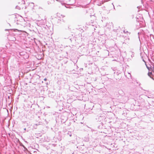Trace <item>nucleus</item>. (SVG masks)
Here are the masks:
<instances>
[{"label": "nucleus", "instance_id": "3", "mask_svg": "<svg viewBox=\"0 0 154 154\" xmlns=\"http://www.w3.org/2000/svg\"><path fill=\"white\" fill-rule=\"evenodd\" d=\"M20 146H22L23 147V148L24 149V151L28 150L25 147V146L23 145V144L22 143H21V144H20Z\"/></svg>", "mask_w": 154, "mask_h": 154}, {"label": "nucleus", "instance_id": "2", "mask_svg": "<svg viewBox=\"0 0 154 154\" xmlns=\"http://www.w3.org/2000/svg\"><path fill=\"white\" fill-rule=\"evenodd\" d=\"M123 32L124 33L127 34V35H128V34H130V33L127 30H123Z\"/></svg>", "mask_w": 154, "mask_h": 154}, {"label": "nucleus", "instance_id": "16", "mask_svg": "<svg viewBox=\"0 0 154 154\" xmlns=\"http://www.w3.org/2000/svg\"><path fill=\"white\" fill-rule=\"evenodd\" d=\"M35 125H36V126H37V124H35Z\"/></svg>", "mask_w": 154, "mask_h": 154}, {"label": "nucleus", "instance_id": "4", "mask_svg": "<svg viewBox=\"0 0 154 154\" xmlns=\"http://www.w3.org/2000/svg\"><path fill=\"white\" fill-rule=\"evenodd\" d=\"M21 7L19 6H17L16 7V9H19V10H20L21 9Z\"/></svg>", "mask_w": 154, "mask_h": 154}, {"label": "nucleus", "instance_id": "7", "mask_svg": "<svg viewBox=\"0 0 154 154\" xmlns=\"http://www.w3.org/2000/svg\"><path fill=\"white\" fill-rule=\"evenodd\" d=\"M61 21V20H60L59 19H58V20H57V23H60V21Z\"/></svg>", "mask_w": 154, "mask_h": 154}, {"label": "nucleus", "instance_id": "12", "mask_svg": "<svg viewBox=\"0 0 154 154\" xmlns=\"http://www.w3.org/2000/svg\"><path fill=\"white\" fill-rule=\"evenodd\" d=\"M24 131H26V128H24Z\"/></svg>", "mask_w": 154, "mask_h": 154}, {"label": "nucleus", "instance_id": "1", "mask_svg": "<svg viewBox=\"0 0 154 154\" xmlns=\"http://www.w3.org/2000/svg\"><path fill=\"white\" fill-rule=\"evenodd\" d=\"M147 68L149 71H151L152 72H149L148 73V75L150 77L152 78L154 80V66L153 65L151 66L149 65V66H148L146 64Z\"/></svg>", "mask_w": 154, "mask_h": 154}, {"label": "nucleus", "instance_id": "5", "mask_svg": "<svg viewBox=\"0 0 154 154\" xmlns=\"http://www.w3.org/2000/svg\"><path fill=\"white\" fill-rule=\"evenodd\" d=\"M67 134L68 135H69V136H70V137H71L72 136V135L71 132H69L67 133Z\"/></svg>", "mask_w": 154, "mask_h": 154}, {"label": "nucleus", "instance_id": "9", "mask_svg": "<svg viewBox=\"0 0 154 154\" xmlns=\"http://www.w3.org/2000/svg\"><path fill=\"white\" fill-rule=\"evenodd\" d=\"M44 80L45 81H47V79L46 78H45V79H44Z\"/></svg>", "mask_w": 154, "mask_h": 154}, {"label": "nucleus", "instance_id": "17", "mask_svg": "<svg viewBox=\"0 0 154 154\" xmlns=\"http://www.w3.org/2000/svg\"><path fill=\"white\" fill-rule=\"evenodd\" d=\"M98 5H101V4L100 5L98 4Z\"/></svg>", "mask_w": 154, "mask_h": 154}, {"label": "nucleus", "instance_id": "11", "mask_svg": "<svg viewBox=\"0 0 154 154\" xmlns=\"http://www.w3.org/2000/svg\"><path fill=\"white\" fill-rule=\"evenodd\" d=\"M121 91H122V90H119V92H120Z\"/></svg>", "mask_w": 154, "mask_h": 154}, {"label": "nucleus", "instance_id": "14", "mask_svg": "<svg viewBox=\"0 0 154 154\" xmlns=\"http://www.w3.org/2000/svg\"><path fill=\"white\" fill-rule=\"evenodd\" d=\"M8 98H10V96H9L8 97Z\"/></svg>", "mask_w": 154, "mask_h": 154}, {"label": "nucleus", "instance_id": "6", "mask_svg": "<svg viewBox=\"0 0 154 154\" xmlns=\"http://www.w3.org/2000/svg\"><path fill=\"white\" fill-rule=\"evenodd\" d=\"M25 2L23 0H22V3H21L22 4H25Z\"/></svg>", "mask_w": 154, "mask_h": 154}, {"label": "nucleus", "instance_id": "8", "mask_svg": "<svg viewBox=\"0 0 154 154\" xmlns=\"http://www.w3.org/2000/svg\"><path fill=\"white\" fill-rule=\"evenodd\" d=\"M48 4L49 5L51 4V3L49 2V1H48L47 2Z\"/></svg>", "mask_w": 154, "mask_h": 154}, {"label": "nucleus", "instance_id": "18", "mask_svg": "<svg viewBox=\"0 0 154 154\" xmlns=\"http://www.w3.org/2000/svg\"><path fill=\"white\" fill-rule=\"evenodd\" d=\"M143 60V61H144L145 63V62L144 61V60Z\"/></svg>", "mask_w": 154, "mask_h": 154}, {"label": "nucleus", "instance_id": "10", "mask_svg": "<svg viewBox=\"0 0 154 154\" xmlns=\"http://www.w3.org/2000/svg\"><path fill=\"white\" fill-rule=\"evenodd\" d=\"M61 16H62V17H64L65 16L63 15H61Z\"/></svg>", "mask_w": 154, "mask_h": 154}, {"label": "nucleus", "instance_id": "13", "mask_svg": "<svg viewBox=\"0 0 154 154\" xmlns=\"http://www.w3.org/2000/svg\"><path fill=\"white\" fill-rule=\"evenodd\" d=\"M26 6L25 7V9H26Z\"/></svg>", "mask_w": 154, "mask_h": 154}, {"label": "nucleus", "instance_id": "15", "mask_svg": "<svg viewBox=\"0 0 154 154\" xmlns=\"http://www.w3.org/2000/svg\"><path fill=\"white\" fill-rule=\"evenodd\" d=\"M133 54H132V55H131V57H133Z\"/></svg>", "mask_w": 154, "mask_h": 154}]
</instances>
